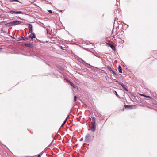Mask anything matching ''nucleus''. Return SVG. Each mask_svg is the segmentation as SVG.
Here are the masks:
<instances>
[{"instance_id": "1", "label": "nucleus", "mask_w": 157, "mask_h": 157, "mask_svg": "<svg viewBox=\"0 0 157 157\" xmlns=\"http://www.w3.org/2000/svg\"><path fill=\"white\" fill-rule=\"evenodd\" d=\"M13 26H15L16 25H17L21 23V22L19 21L16 20L14 21H13Z\"/></svg>"}, {"instance_id": "2", "label": "nucleus", "mask_w": 157, "mask_h": 157, "mask_svg": "<svg viewBox=\"0 0 157 157\" xmlns=\"http://www.w3.org/2000/svg\"><path fill=\"white\" fill-rule=\"evenodd\" d=\"M107 69L109 70V71L111 72L113 74L115 75H117L116 73L113 70V69L110 67L109 66H108L107 67Z\"/></svg>"}, {"instance_id": "3", "label": "nucleus", "mask_w": 157, "mask_h": 157, "mask_svg": "<svg viewBox=\"0 0 157 157\" xmlns=\"http://www.w3.org/2000/svg\"><path fill=\"white\" fill-rule=\"evenodd\" d=\"M106 44L108 45L109 46H110L111 47V48L113 50H114V51L116 50V48L115 47V46H114V45H113L112 44H110L108 43H106Z\"/></svg>"}, {"instance_id": "4", "label": "nucleus", "mask_w": 157, "mask_h": 157, "mask_svg": "<svg viewBox=\"0 0 157 157\" xmlns=\"http://www.w3.org/2000/svg\"><path fill=\"white\" fill-rule=\"evenodd\" d=\"M120 85L122 86L124 90L127 92L128 91L127 90V87L126 86L124 85L123 83H121Z\"/></svg>"}, {"instance_id": "5", "label": "nucleus", "mask_w": 157, "mask_h": 157, "mask_svg": "<svg viewBox=\"0 0 157 157\" xmlns=\"http://www.w3.org/2000/svg\"><path fill=\"white\" fill-rule=\"evenodd\" d=\"M5 25L8 27L13 26V21L7 23L5 24Z\"/></svg>"}, {"instance_id": "6", "label": "nucleus", "mask_w": 157, "mask_h": 157, "mask_svg": "<svg viewBox=\"0 0 157 157\" xmlns=\"http://www.w3.org/2000/svg\"><path fill=\"white\" fill-rule=\"evenodd\" d=\"M28 25L29 26V31L30 32L32 33L33 32L32 26L30 24H29Z\"/></svg>"}, {"instance_id": "7", "label": "nucleus", "mask_w": 157, "mask_h": 157, "mask_svg": "<svg viewBox=\"0 0 157 157\" xmlns=\"http://www.w3.org/2000/svg\"><path fill=\"white\" fill-rule=\"evenodd\" d=\"M10 13H13L16 14H21V13H22V12L14 11L13 10H11L10 11Z\"/></svg>"}, {"instance_id": "8", "label": "nucleus", "mask_w": 157, "mask_h": 157, "mask_svg": "<svg viewBox=\"0 0 157 157\" xmlns=\"http://www.w3.org/2000/svg\"><path fill=\"white\" fill-rule=\"evenodd\" d=\"M28 40V38L27 37H21L19 38V40Z\"/></svg>"}, {"instance_id": "9", "label": "nucleus", "mask_w": 157, "mask_h": 157, "mask_svg": "<svg viewBox=\"0 0 157 157\" xmlns=\"http://www.w3.org/2000/svg\"><path fill=\"white\" fill-rule=\"evenodd\" d=\"M35 37V34L34 33H33L32 32L29 36V38L32 39Z\"/></svg>"}, {"instance_id": "10", "label": "nucleus", "mask_w": 157, "mask_h": 157, "mask_svg": "<svg viewBox=\"0 0 157 157\" xmlns=\"http://www.w3.org/2000/svg\"><path fill=\"white\" fill-rule=\"evenodd\" d=\"M96 125H92V127L91 128V130L93 132H94L96 129Z\"/></svg>"}, {"instance_id": "11", "label": "nucleus", "mask_w": 157, "mask_h": 157, "mask_svg": "<svg viewBox=\"0 0 157 157\" xmlns=\"http://www.w3.org/2000/svg\"><path fill=\"white\" fill-rule=\"evenodd\" d=\"M124 106L125 108H128L130 109H132V105H124Z\"/></svg>"}, {"instance_id": "12", "label": "nucleus", "mask_w": 157, "mask_h": 157, "mask_svg": "<svg viewBox=\"0 0 157 157\" xmlns=\"http://www.w3.org/2000/svg\"><path fill=\"white\" fill-rule=\"evenodd\" d=\"M118 70L120 73H122V69L120 66H119L118 67Z\"/></svg>"}, {"instance_id": "13", "label": "nucleus", "mask_w": 157, "mask_h": 157, "mask_svg": "<svg viewBox=\"0 0 157 157\" xmlns=\"http://www.w3.org/2000/svg\"><path fill=\"white\" fill-rule=\"evenodd\" d=\"M93 122L92 123V125H96V124L95 122V119L94 118L92 119Z\"/></svg>"}, {"instance_id": "14", "label": "nucleus", "mask_w": 157, "mask_h": 157, "mask_svg": "<svg viewBox=\"0 0 157 157\" xmlns=\"http://www.w3.org/2000/svg\"><path fill=\"white\" fill-rule=\"evenodd\" d=\"M139 95H140V96H142L145 97H146V98H150V97L149 96H146V95H144V94H139Z\"/></svg>"}, {"instance_id": "15", "label": "nucleus", "mask_w": 157, "mask_h": 157, "mask_svg": "<svg viewBox=\"0 0 157 157\" xmlns=\"http://www.w3.org/2000/svg\"><path fill=\"white\" fill-rule=\"evenodd\" d=\"M90 136L89 134L87 135L86 136V139H90Z\"/></svg>"}, {"instance_id": "16", "label": "nucleus", "mask_w": 157, "mask_h": 157, "mask_svg": "<svg viewBox=\"0 0 157 157\" xmlns=\"http://www.w3.org/2000/svg\"><path fill=\"white\" fill-rule=\"evenodd\" d=\"M25 45L29 47H31L32 46V45L30 44H25Z\"/></svg>"}, {"instance_id": "17", "label": "nucleus", "mask_w": 157, "mask_h": 157, "mask_svg": "<svg viewBox=\"0 0 157 157\" xmlns=\"http://www.w3.org/2000/svg\"><path fill=\"white\" fill-rule=\"evenodd\" d=\"M77 97L75 96L74 97V101L75 102L76 101V100L77 99Z\"/></svg>"}, {"instance_id": "18", "label": "nucleus", "mask_w": 157, "mask_h": 157, "mask_svg": "<svg viewBox=\"0 0 157 157\" xmlns=\"http://www.w3.org/2000/svg\"><path fill=\"white\" fill-rule=\"evenodd\" d=\"M13 1H17V2H19L20 3V2H19L17 0H10V2H13Z\"/></svg>"}, {"instance_id": "19", "label": "nucleus", "mask_w": 157, "mask_h": 157, "mask_svg": "<svg viewBox=\"0 0 157 157\" xmlns=\"http://www.w3.org/2000/svg\"><path fill=\"white\" fill-rule=\"evenodd\" d=\"M69 82L72 86H74V84L73 83H72L70 81H69Z\"/></svg>"}, {"instance_id": "20", "label": "nucleus", "mask_w": 157, "mask_h": 157, "mask_svg": "<svg viewBox=\"0 0 157 157\" xmlns=\"http://www.w3.org/2000/svg\"><path fill=\"white\" fill-rule=\"evenodd\" d=\"M67 119H66L64 121V122H63V124H65V123H66V121H67Z\"/></svg>"}, {"instance_id": "21", "label": "nucleus", "mask_w": 157, "mask_h": 157, "mask_svg": "<svg viewBox=\"0 0 157 157\" xmlns=\"http://www.w3.org/2000/svg\"><path fill=\"white\" fill-rule=\"evenodd\" d=\"M48 12L50 13H52V10H49Z\"/></svg>"}, {"instance_id": "22", "label": "nucleus", "mask_w": 157, "mask_h": 157, "mask_svg": "<svg viewBox=\"0 0 157 157\" xmlns=\"http://www.w3.org/2000/svg\"><path fill=\"white\" fill-rule=\"evenodd\" d=\"M115 93H116V95H117V96H118V94H117V93L116 92H115Z\"/></svg>"}, {"instance_id": "23", "label": "nucleus", "mask_w": 157, "mask_h": 157, "mask_svg": "<svg viewBox=\"0 0 157 157\" xmlns=\"http://www.w3.org/2000/svg\"><path fill=\"white\" fill-rule=\"evenodd\" d=\"M40 154H39V155L38 156V157H40Z\"/></svg>"}, {"instance_id": "24", "label": "nucleus", "mask_w": 157, "mask_h": 157, "mask_svg": "<svg viewBox=\"0 0 157 157\" xmlns=\"http://www.w3.org/2000/svg\"><path fill=\"white\" fill-rule=\"evenodd\" d=\"M64 124H62L61 125V126H63Z\"/></svg>"}]
</instances>
